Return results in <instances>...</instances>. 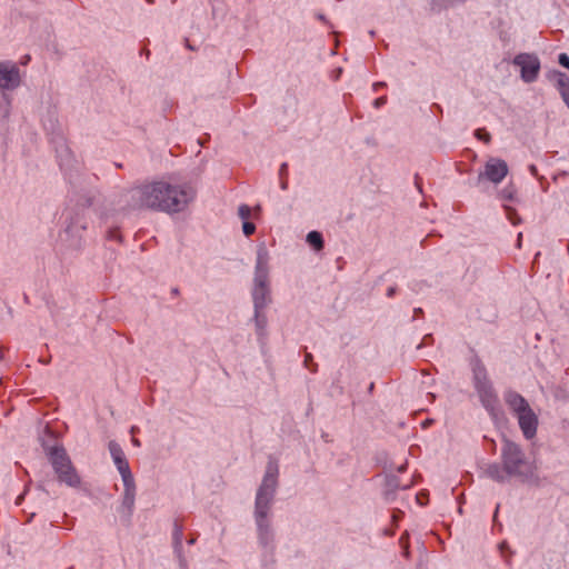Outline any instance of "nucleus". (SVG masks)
I'll list each match as a JSON object with an SVG mask.
<instances>
[{
  "label": "nucleus",
  "instance_id": "1",
  "mask_svg": "<svg viewBox=\"0 0 569 569\" xmlns=\"http://www.w3.org/2000/svg\"><path fill=\"white\" fill-rule=\"evenodd\" d=\"M133 209H148L168 213L182 211L193 198V191L184 184L164 179L142 183L130 190Z\"/></svg>",
  "mask_w": 569,
  "mask_h": 569
},
{
  "label": "nucleus",
  "instance_id": "2",
  "mask_svg": "<svg viewBox=\"0 0 569 569\" xmlns=\"http://www.w3.org/2000/svg\"><path fill=\"white\" fill-rule=\"evenodd\" d=\"M278 462L270 458L264 477L257 492L254 506L259 538L263 545H268L272 540V530L267 518L278 485Z\"/></svg>",
  "mask_w": 569,
  "mask_h": 569
},
{
  "label": "nucleus",
  "instance_id": "3",
  "mask_svg": "<svg viewBox=\"0 0 569 569\" xmlns=\"http://www.w3.org/2000/svg\"><path fill=\"white\" fill-rule=\"evenodd\" d=\"M109 451L113 459L114 465L117 466L122 481H123V499H122V509L126 511L127 516L130 517L134 507L136 500V483L133 475L130 470L129 463L124 456L123 450L116 441L109 442Z\"/></svg>",
  "mask_w": 569,
  "mask_h": 569
},
{
  "label": "nucleus",
  "instance_id": "4",
  "mask_svg": "<svg viewBox=\"0 0 569 569\" xmlns=\"http://www.w3.org/2000/svg\"><path fill=\"white\" fill-rule=\"evenodd\" d=\"M511 413L517 418L519 428L526 439L536 437L539 419L529 402L520 393H508L506 398Z\"/></svg>",
  "mask_w": 569,
  "mask_h": 569
},
{
  "label": "nucleus",
  "instance_id": "5",
  "mask_svg": "<svg viewBox=\"0 0 569 569\" xmlns=\"http://www.w3.org/2000/svg\"><path fill=\"white\" fill-rule=\"evenodd\" d=\"M50 462L60 482H63L70 487H77L80 485V477L78 476L70 458L63 448H51Z\"/></svg>",
  "mask_w": 569,
  "mask_h": 569
},
{
  "label": "nucleus",
  "instance_id": "6",
  "mask_svg": "<svg viewBox=\"0 0 569 569\" xmlns=\"http://www.w3.org/2000/svg\"><path fill=\"white\" fill-rule=\"evenodd\" d=\"M502 465L506 472L511 477H525L528 471V463L520 446L512 441H505L501 450Z\"/></svg>",
  "mask_w": 569,
  "mask_h": 569
},
{
  "label": "nucleus",
  "instance_id": "7",
  "mask_svg": "<svg viewBox=\"0 0 569 569\" xmlns=\"http://www.w3.org/2000/svg\"><path fill=\"white\" fill-rule=\"evenodd\" d=\"M513 63L520 68L521 79L525 82H532L537 79L540 70V62L536 56L520 53L516 56Z\"/></svg>",
  "mask_w": 569,
  "mask_h": 569
},
{
  "label": "nucleus",
  "instance_id": "8",
  "mask_svg": "<svg viewBox=\"0 0 569 569\" xmlns=\"http://www.w3.org/2000/svg\"><path fill=\"white\" fill-rule=\"evenodd\" d=\"M508 174V166L505 160L491 158L485 166V171L479 174V179L486 178L487 180L499 183Z\"/></svg>",
  "mask_w": 569,
  "mask_h": 569
},
{
  "label": "nucleus",
  "instance_id": "9",
  "mask_svg": "<svg viewBox=\"0 0 569 569\" xmlns=\"http://www.w3.org/2000/svg\"><path fill=\"white\" fill-rule=\"evenodd\" d=\"M20 83L19 69L13 63L0 62V88L13 89Z\"/></svg>",
  "mask_w": 569,
  "mask_h": 569
},
{
  "label": "nucleus",
  "instance_id": "10",
  "mask_svg": "<svg viewBox=\"0 0 569 569\" xmlns=\"http://www.w3.org/2000/svg\"><path fill=\"white\" fill-rule=\"evenodd\" d=\"M481 402L493 418H499L501 410L497 393H481Z\"/></svg>",
  "mask_w": 569,
  "mask_h": 569
},
{
  "label": "nucleus",
  "instance_id": "11",
  "mask_svg": "<svg viewBox=\"0 0 569 569\" xmlns=\"http://www.w3.org/2000/svg\"><path fill=\"white\" fill-rule=\"evenodd\" d=\"M486 475L491 478L492 480H496L498 482H503L508 476L506 472V468L502 465V467L498 463H491L486 468Z\"/></svg>",
  "mask_w": 569,
  "mask_h": 569
},
{
  "label": "nucleus",
  "instance_id": "12",
  "mask_svg": "<svg viewBox=\"0 0 569 569\" xmlns=\"http://www.w3.org/2000/svg\"><path fill=\"white\" fill-rule=\"evenodd\" d=\"M412 486V480L409 479L406 482H400V480L396 476H391L387 479V488L390 491H395L398 489L406 490Z\"/></svg>",
  "mask_w": 569,
  "mask_h": 569
},
{
  "label": "nucleus",
  "instance_id": "13",
  "mask_svg": "<svg viewBox=\"0 0 569 569\" xmlns=\"http://www.w3.org/2000/svg\"><path fill=\"white\" fill-rule=\"evenodd\" d=\"M558 87L565 102L569 107V78L566 74L559 73Z\"/></svg>",
  "mask_w": 569,
  "mask_h": 569
},
{
  "label": "nucleus",
  "instance_id": "14",
  "mask_svg": "<svg viewBox=\"0 0 569 569\" xmlns=\"http://www.w3.org/2000/svg\"><path fill=\"white\" fill-rule=\"evenodd\" d=\"M307 242L317 251L323 248V239L318 231H310L307 236Z\"/></svg>",
  "mask_w": 569,
  "mask_h": 569
},
{
  "label": "nucleus",
  "instance_id": "15",
  "mask_svg": "<svg viewBox=\"0 0 569 569\" xmlns=\"http://www.w3.org/2000/svg\"><path fill=\"white\" fill-rule=\"evenodd\" d=\"M239 217L247 221L251 216V208L247 204H241L238 210Z\"/></svg>",
  "mask_w": 569,
  "mask_h": 569
},
{
  "label": "nucleus",
  "instance_id": "16",
  "mask_svg": "<svg viewBox=\"0 0 569 569\" xmlns=\"http://www.w3.org/2000/svg\"><path fill=\"white\" fill-rule=\"evenodd\" d=\"M243 233L249 237L254 233L256 226L252 222L244 221L242 226Z\"/></svg>",
  "mask_w": 569,
  "mask_h": 569
},
{
  "label": "nucleus",
  "instance_id": "17",
  "mask_svg": "<svg viewBox=\"0 0 569 569\" xmlns=\"http://www.w3.org/2000/svg\"><path fill=\"white\" fill-rule=\"evenodd\" d=\"M266 291H267V289H266L264 284L261 282V283L259 284V287L257 288L256 293H254V295H256V297H254V298H256V306H259V302H258V300H259V295L261 296V299H263V298H264V295H266ZM261 305H262V303H260V306H261Z\"/></svg>",
  "mask_w": 569,
  "mask_h": 569
},
{
  "label": "nucleus",
  "instance_id": "18",
  "mask_svg": "<svg viewBox=\"0 0 569 569\" xmlns=\"http://www.w3.org/2000/svg\"><path fill=\"white\" fill-rule=\"evenodd\" d=\"M173 538H174V541L177 545H181L182 529L177 523H176L174 531H173Z\"/></svg>",
  "mask_w": 569,
  "mask_h": 569
},
{
  "label": "nucleus",
  "instance_id": "19",
  "mask_svg": "<svg viewBox=\"0 0 569 569\" xmlns=\"http://www.w3.org/2000/svg\"><path fill=\"white\" fill-rule=\"evenodd\" d=\"M476 137L483 140L485 142H489L490 141V134L483 130V129H478L476 131Z\"/></svg>",
  "mask_w": 569,
  "mask_h": 569
},
{
  "label": "nucleus",
  "instance_id": "20",
  "mask_svg": "<svg viewBox=\"0 0 569 569\" xmlns=\"http://www.w3.org/2000/svg\"><path fill=\"white\" fill-rule=\"evenodd\" d=\"M558 61L565 68L569 66V57L566 53H560Z\"/></svg>",
  "mask_w": 569,
  "mask_h": 569
},
{
  "label": "nucleus",
  "instance_id": "21",
  "mask_svg": "<svg viewBox=\"0 0 569 569\" xmlns=\"http://www.w3.org/2000/svg\"><path fill=\"white\" fill-rule=\"evenodd\" d=\"M386 102V98L385 97H380L378 99L375 100V106L376 108H379L380 106H382L383 103Z\"/></svg>",
  "mask_w": 569,
  "mask_h": 569
},
{
  "label": "nucleus",
  "instance_id": "22",
  "mask_svg": "<svg viewBox=\"0 0 569 569\" xmlns=\"http://www.w3.org/2000/svg\"><path fill=\"white\" fill-rule=\"evenodd\" d=\"M311 360H312L311 355H310V353H307V355H306V359H305V363H306V366H307L308 368H310V367H309V361H311Z\"/></svg>",
  "mask_w": 569,
  "mask_h": 569
},
{
  "label": "nucleus",
  "instance_id": "23",
  "mask_svg": "<svg viewBox=\"0 0 569 569\" xmlns=\"http://www.w3.org/2000/svg\"><path fill=\"white\" fill-rule=\"evenodd\" d=\"M109 236H110V238H117V239H120V238H119V236H118V233H117V231H111Z\"/></svg>",
  "mask_w": 569,
  "mask_h": 569
},
{
  "label": "nucleus",
  "instance_id": "24",
  "mask_svg": "<svg viewBox=\"0 0 569 569\" xmlns=\"http://www.w3.org/2000/svg\"><path fill=\"white\" fill-rule=\"evenodd\" d=\"M132 443L137 447L140 446V441L137 438H132Z\"/></svg>",
  "mask_w": 569,
  "mask_h": 569
},
{
  "label": "nucleus",
  "instance_id": "25",
  "mask_svg": "<svg viewBox=\"0 0 569 569\" xmlns=\"http://www.w3.org/2000/svg\"><path fill=\"white\" fill-rule=\"evenodd\" d=\"M373 387H375V385H373V382H371V383L369 385V388H368V389H369V391H372Z\"/></svg>",
  "mask_w": 569,
  "mask_h": 569
},
{
  "label": "nucleus",
  "instance_id": "26",
  "mask_svg": "<svg viewBox=\"0 0 569 569\" xmlns=\"http://www.w3.org/2000/svg\"><path fill=\"white\" fill-rule=\"evenodd\" d=\"M480 373H482V370L476 371V378H478Z\"/></svg>",
  "mask_w": 569,
  "mask_h": 569
},
{
  "label": "nucleus",
  "instance_id": "27",
  "mask_svg": "<svg viewBox=\"0 0 569 569\" xmlns=\"http://www.w3.org/2000/svg\"><path fill=\"white\" fill-rule=\"evenodd\" d=\"M405 469H406V466H401V467L399 468V471H403Z\"/></svg>",
  "mask_w": 569,
  "mask_h": 569
},
{
  "label": "nucleus",
  "instance_id": "28",
  "mask_svg": "<svg viewBox=\"0 0 569 569\" xmlns=\"http://www.w3.org/2000/svg\"><path fill=\"white\" fill-rule=\"evenodd\" d=\"M567 69H569V66L567 67Z\"/></svg>",
  "mask_w": 569,
  "mask_h": 569
}]
</instances>
